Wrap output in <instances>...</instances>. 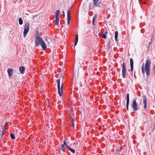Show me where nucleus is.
Wrapping results in <instances>:
<instances>
[{"label": "nucleus", "mask_w": 155, "mask_h": 155, "mask_svg": "<svg viewBox=\"0 0 155 155\" xmlns=\"http://www.w3.org/2000/svg\"><path fill=\"white\" fill-rule=\"evenodd\" d=\"M30 24L29 23L27 22L24 25L23 35L24 37H25L28 32L29 29Z\"/></svg>", "instance_id": "39448f33"}, {"label": "nucleus", "mask_w": 155, "mask_h": 155, "mask_svg": "<svg viewBox=\"0 0 155 155\" xmlns=\"http://www.w3.org/2000/svg\"><path fill=\"white\" fill-rule=\"evenodd\" d=\"M130 68H134V61L132 58L130 59Z\"/></svg>", "instance_id": "2eb2a0df"}, {"label": "nucleus", "mask_w": 155, "mask_h": 155, "mask_svg": "<svg viewBox=\"0 0 155 155\" xmlns=\"http://www.w3.org/2000/svg\"><path fill=\"white\" fill-rule=\"evenodd\" d=\"M67 144L66 142V140H64V143L63 144H62L61 145V146H66L67 145Z\"/></svg>", "instance_id": "393cba45"}, {"label": "nucleus", "mask_w": 155, "mask_h": 155, "mask_svg": "<svg viewBox=\"0 0 155 155\" xmlns=\"http://www.w3.org/2000/svg\"><path fill=\"white\" fill-rule=\"evenodd\" d=\"M94 4L96 7H98V2L99 0H93Z\"/></svg>", "instance_id": "dca6fc26"}, {"label": "nucleus", "mask_w": 155, "mask_h": 155, "mask_svg": "<svg viewBox=\"0 0 155 155\" xmlns=\"http://www.w3.org/2000/svg\"><path fill=\"white\" fill-rule=\"evenodd\" d=\"M93 5L92 3H91L89 4V10H91L93 9Z\"/></svg>", "instance_id": "f3484780"}, {"label": "nucleus", "mask_w": 155, "mask_h": 155, "mask_svg": "<svg viewBox=\"0 0 155 155\" xmlns=\"http://www.w3.org/2000/svg\"><path fill=\"white\" fill-rule=\"evenodd\" d=\"M132 107L135 110H138V104L136 102V99H134L133 102L131 105Z\"/></svg>", "instance_id": "0eeeda50"}, {"label": "nucleus", "mask_w": 155, "mask_h": 155, "mask_svg": "<svg viewBox=\"0 0 155 155\" xmlns=\"http://www.w3.org/2000/svg\"><path fill=\"white\" fill-rule=\"evenodd\" d=\"M78 42V41H75V42L74 44V46H75L77 45Z\"/></svg>", "instance_id": "72a5a7b5"}, {"label": "nucleus", "mask_w": 155, "mask_h": 155, "mask_svg": "<svg viewBox=\"0 0 155 155\" xmlns=\"http://www.w3.org/2000/svg\"><path fill=\"white\" fill-rule=\"evenodd\" d=\"M76 41H78V35H76Z\"/></svg>", "instance_id": "c85d7f7f"}, {"label": "nucleus", "mask_w": 155, "mask_h": 155, "mask_svg": "<svg viewBox=\"0 0 155 155\" xmlns=\"http://www.w3.org/2000/svg\"><path fill=\"white\" fill-rule=\"evenodd\" d=\"M101 37L102 38L104 39H106L107 38L106 35L103 33H102Z\"/></svg>", "instance_id": "b1692460"}, {"label": "nucleus", "mask_w": 155, "mask_h": 155, "mask_svg": "<svg viewBox=\"0 0 155 155\" xmlns=\"http://www.w3.org/2000/svg\"><path fill=\"white\" fill-rule=\"evenodd\" d=\"M7 124H8V123L7 122H6V124H5V125L6 126V125H7Z\"/></svg>", "instance_id": "58836bf2"}, {"label": "nucleus", "mask_w": 155, "mask_h": 155, "mask_svg": "<svg viewBox=\"0 0 155 155\" xmlns=\"http://www.w3.org/2000/svg\"><path fill=\"white\" fill-rule=\"evenodd\" d=\"M118 31H115V39L116 42H118V41L117 40V38L118 36Z\"/></svg>", "instance_id": "4468645a"}, {"label": "nucleus", "mask_w": 155, "mask_h": 155, "mask_svg": "<svg viewBox=\"0 0 155 155\" xmlns=\"http://www.w3.org/2000/svg\"><path fill=\"white\" fill-rule=\"evenodd\" d=\"M36 35H37L38 36L35 39V46L37 47L38 46L39 44L40 45L43 40L40 36H38V31H37Z\"/></svg>", "instance_id": "7ed1b4c3"}, {"label": "nucleus", "mask_w": 155, "mask_h": 155, "mask_svg": "<svg viewBox=\"0 0 155 155\" xmlns=\"http://www.w3.org/2000/svg\"><path fill=\"white\" fill-rule=\"evenodd\" d=\"M117 71H120V69L119 68H117Z\"/></svg>", "instance_id": "4c0bfd02"}, {"label": "nucleus", "mask_w": 155, "mask_h": 155, "mask_svg": "<svg viewBox=\"0 0 155 155\" xmlns=\"http://www.w3.org/2000/svg\"><path fill=\"white\" fill-rule=\"evenodd\" d=\"M151 66V61L150 60H147L145 66H144L143 63L141 67L142 73L143 75L146 73L147 76H148L150 74V68Z\"/></svg>", "instance_id": "f257e3e1"}, {"label": "nucleus", "mask_w": 155, "mask_h": 155, "mask_svg": "<svg viewBox=\"0 0 155 155\" xmlns=\"http://www.w3.org/2000/svg\"><path fill=\"white\" fill-rule=\"evenodd\" d=\"M130 101V98H129V94L128 93L127 94V103H126V107L127 109V110H129V103Z\"/></svg>", "instance_id": "9d476101"}, {"label": "nucleus", "mask_w": 155, "mask_h": 155, "mask_svg": "<svg viewBox=\"0 0 155 155\" xmlns=\"http://www.w3.org/2000/svg\"><path fill=\"white\" fill-rule=\"evenodd\" d=\"M40 45L41 46L42 48L44 50H45L46 49L47 47L44 41H43Z\"/></svg>", "instance_id": "ddd939ff"}, {"label": "nucleus", "mask_w": 155, "mask_h": 155, "mask_svg": "<svg viewBox=\"0 0 155 155\" xmlns=\"http://www.w3.org/2000/svg\"><path fill=\"white\" fill-rule=\"evenodd\" d=\"M13 70L12 68H8L7 70V72L9 77H11L13 74Z\"/></svg>", "instance_id": "f8f14e48"}, {"label": "nucleus", "mask_w": 155, "mask_h": 155, "mask_svg": "<svg viewBox=\"0 0 155 155\" xmlns=\"http://www.w3.org/2000/svg\"><path fill=\"white\" fill-rule=\"evenodd\" d=\"M71 19V11L68 10L67 11V24L69 25L70 23V21Z\"/></svg>", "instance_id": "1a4fd4ad"}, {"label": "nucleus", "mask_w": 155, "mask_h": 155, "mask_svg": "<svg viewBox=\"0 0 155 155\" xmlns=\"http://www.w3.org/2000/svg\"><path fill=\"white\" fill-rule=\"evenodd\" d=\"M66 147L68 148V150L71 147L67 144L66 146Z\"/></svg>", "instance_id": "f704fd0d"}, {"label": "nucleus", "mask_w": 155, "mask_h": 155, "mask_svg": "<svg viewBox=\"0 0 155 155\" xmlns=\"http://www.w3.org/2000/svg\"><path fill=\"white\" fill-rule=\"evenodd\" d=\"M108 33V32L107 31V28L106 29V31H105V32H104V34H105V35H107V34Z\"/></svg>", "instance_id": "2f4dec72"}, {"label": "nucleus", "mask_w": 155, "mask_h": 155, "mask_svg": "<svg viewBox=\"0 0 155 155\" xmlns=\"http://www.w3.org/2000/svg\"><path fill=\"white\" fill-rule=\"evenodd\" d=\"M141 2L143 4H145L146 3V2L145 1H141Z\"/></svg>", "instance_id": "c9c22d12"}, {"label": "nucleus", "mask_w": 155, "mask_h": 155, "mask_svg": "<svg viewBox=\"0 0 155 155\" xmlns=\"http://www.w3.org/2000/svg\"><path fill=\"white\" fill-rule=\"evenodd\" d=\"M10 136L11 138L12 139H14L15 138L14 134H10Z\"/></svg>", "instance_id": "4be33fe9"}, {"label": "nucleus", "mask_w": 155, "mask_h": 155, "mask_svg": "<svg viewBox=\"0 0 155 155\" xmlns=\"http://www.w3.org/2000/svg\"><path fill=\"white\" fill-rule=\"evenodd\" d=\"M110 41L108 42L107 45V51H109V50L110 49Z\"/></svg>", "instance_id": "6ab92c4d"}, {"label": "nucleus", "mask_w": 155, "mask_h": 155, "mask_svg": "<svg viewBox=\"0 0 155 155\" xmlns=\"http://www.w3.org/2000/svg\"><path fill=\"white\" fill-rule=\"evenodd\" d=\"M18 22L19 25H22L23 23V21L22 18H19L18 19Z\"/></svg>", "instance_id": "a211bd4d"}, {"label": "nucleus", "mask_w": 155, "mask_h": 155, "mask_svg": "<svg viewBox=\"0 0 155 155\" xmlns=\"http://www.w3.org/2000/svg\"><path fill=\"white\" fill-rule=\"evenodd\" d=\"M69 150L72 152L73 153H75V150L74 149L71 148H70Z\"/></svg>", "instance_id": "412c9836"}, {"label": "nucleus", "mask_w": 155, "mask_h": 155, "mask_svg": "<svg viewBox=\"0 0 155 155\" xmlns=\"http://www.w3.org/2000/svg\"><path fill=\"white\" fill-rule=\"evenodd\" d=\"M71 122L72 124V125L73 127V128H74V121H73V120H71Z\"/></svg>", "instance_id": "a878e982"}, {"label": "nucleus", "mask_w": 155, "mask_h": 155, "mask_svg": "<svg viewBox=\"0 0 155 155\" xmlns=\"http://www.w3.org/2000/svg\"><path fill=\"white\" fill-rule=\"evenodd\" d=\"M139 2L140 3V0H139Z\"/></svg>", "instance_id": "a19ab883"}, {"label": "nucleus", "mask_w": 155, "mask_h": 155, "mask_svg": "<svg viewBox=\"0 0 155 155\" xmlns=\"http://www.w3.org/2000/svg\"><path fill=\"white\" fill-rule=\"evenodd\" d=\"M17 1H18V0H17Z\"/></svg>", "instance_id": "79ce46f5"}, {"label": "nucleus", "mask_w": 155, "mask_h": 155, "mask_svg": "<svg viewBox=\"0 0 155 155\" xmlns=\"http://www.w3.org/2000/svg\"><path fill=\"white\" fill-rule=\"evenodd\" d=\"M97 13H96L94 14V15L93 17V20H95L96 18L97 17Z\"/></svg>", "instance_id": "aec40b11"}, {"label": "nucleus", "mask_w": 155, "mask_h": 155, "mask_svg": "<svg viewBox=\"0 0 155 155\" xmlns=\"http://www.w3.org/2000/svg\"><path fill=\"white\" fill-rule=\"evenodd\" d=\"M61 150L64 152H65V148L64 147V146H61Z\"/></svg>", "instance_id": "5701e85b"}, {"label": "nucleus", "mask_w": 155, "mask_h": 155, "mask_svg": "<svg viewBox=\"0 0 155 155\" xmlns=\"http://www.w3.org/2000/svg\"><path fill=\"white\" fill-rule=\"evenodd\" d=\"M25 70V68L24 66H21L19 67V70L21 74H23L24 73Z\"/></svg>", "instance_id": "9b49d317"}, {"label": "nucleus", "mask_w": 155, "mask_h": 155, "mask_svg": "<svg viewBox=\"0 0 155 155\" xmlns=\"http://www.w3.org/2000/svg\"><path fill=\"white\" fill-rule=\"evenodd\" d=\"M4 129H3L2 130V136H3L4 135Z\"/></svg>", "instance_id": "473e14b6"}, {"label": "nucleus", "mask_w": 155, "mask_h": 155, "mask_svg": "<svg viewBox=\"0 0 155 155\" xmlns=\"http://www.w3.org/2000/svg\"><path fill=\"white\" fill-rule=\"evenodd\" d=\"M122 66V75L124 78H125L127 77L126 66L124 61H123Z\"/></svg>", "instance_id": "423d86ee"}, {"label": "nucleus", "mask_w": 155, "mask_h": 155, "mask_svg": "<svg viewBox=\"0 0 155 155\" xmlns=\"http://www.w3.org/2000/svg\"><path fill=\"white\" fill-rule=\"evenodd\" d=\"M122 149V148H121V147L118 148L117 149V152H120L121 151Z\"/></svg>", "instance_id": "bb28decb"}, {"label": "nucleus", "mask_w": 155, "mask_h": 155, "mask_svg": "<svg viewBox=\"0 0 155 155\" xmlns=\"http://www.w3.org/2000/svg\"><path fill=\"white\" fill-rule=\"evenodd\" d=\"M143 102L144 104V110L146 109L147 108V98H146V96H143Z\"/></svg>", "instance_id": "6e6552de"}, {"label": "nucleus", "mask_w": 155, "mask_h": 155, "mask_svg": "<svg viewBox=\"0 0 155 155\" xmlns=\"http://www.w3.org/2000/svg\"><path fill=\"white\" fill-rule=\"evenodd\" d=\"M133 69L134 68H130L131 72L132 73V74H133Z\"/></svg>", "instance_id": "c756f323"}, {"label": "nucleus", "mask_w": 155, "mask_h": 155, "mask_svg": "<svg viewBox=\"0 0 155 155\" xmlns=\"http://www.w3.org/2000/svg\"><path fill=\"white\" fill-rule=\"evenodd\" d=\"M60 78H59L57 80L58 94L59 96L61 97L62 95L63 84V83H62L60 87Z\"/></svg>", "instance_id": "f03ea898"}, {"label": "nucleus", "mask_w": 155, "mask_h": 155, "mask_svg": "<svg viewBox=\"0 0 155 155\" xmlns=\"http://www.w3.org/2000/svg\"><path fill=\"white\" fill-rule=\"evenodd\" d=\"M102 6V4L101 2H100L99 3H98V7H101Z\"/></svg>", "instance_id": "cd10ccee"}, {"label": "nucleus", "mask_w": 155, "mask_h": 155, "mask_svg": "<svg viewBox=\"0 0 155 155\" xmlns=\"http://www.w3.org/2000/svg\"><path fill=\"white\" fill-rule=\"evenodd\" d=\"M135 72H134V78L136 79L137 78V77H136V76L135 75Z\"/></svg>", "instance_id": "e433bc0d"}, {"label": "nucleus", "mask_w": 155, "mask_h": 155, "mask_svg": "<svg viewBox=\"0 0 155 155\" xmlns=\"http://www.w3.org/2000/svg\"><path fill=\"white\" fill-rule=\"evenodd\" d=\"M60 15V10H57L56 11L55 13V19L54 21V23H55V24L56 25H58L59 24V17Z\"/></svg>", "instance_id": "20e7f679"}, {"label": "nucleus", "mask_w": 155, "mask_h": 155, "mask_svg": "<svg viewBox=\"0 0 155 155\" xmlns=\"http://www.w3.org/2000/svg\"><path fill=\"white\" fill-rule=\"evenodd\" d=\"M95 20H94L92 19V24L93 25H95Z\"/></svg>", "instance_id": "7c9ffc66"}, {"label": "nucleus", "mask_w": 155, "mask_h": 155, "mask_svg": "<svg viewBox=\"0 0 155 155\" xmlns=\"http://www.w3.org/2000/svg\"><path fill=\"white\" fill-rule=\"evenodd\" d=\"M62 12H63V13L64 14V12L63 11Z\"/></svg>", "instance_id": "ea45409f"}]
</instances>
